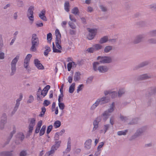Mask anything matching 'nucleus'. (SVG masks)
Wrapping results in <instances>:
<instances>
[{"label": "nucleus", "mask_w": 156, "mask_h": 156, "mask_svg": "<svg viewBox=\"0 0 156 156\" xmlns=\"http://www.w3.org/2000/svg\"><path fill=\"white\" fill-rule=\"evenodd\" d=\"M32 46L30 50L33 52H36L39 44V40L37 35L34 34L32 35L31 39Z\"/></svg>", "instance_id": "nucleus-1"}, {"label": "nucleus", "mask_w": 156, "mask_h": 156, "mask_svg": "<svg viewBox=\"0 0 156 156\" xmlns=\"http://www.w3.org/2000/svg\"><path fill=\"white\" fill-rule=\"evenodd\" d=\"M109 101L107 97H103L98 99L95 103L93 104L90 108L91 110H94L99 104L103 105L108 103Z\"/></svg>", "instance_id": "nucleus-2"}, {"label": "nucleus", "mask_w": 156, "mask_h": 156, "mask_svg": "<svg viewBox=\"0 0 156 156\" xmlns=\"http://www.w3.org/2000/svg\"><path fill=\"white\" fill-rule=\"evenodd\" d=\"M20 58V55H17L12 60L11 62V74L13 75L15 73L16 71V64Z\"/></svg>", "instance_id": "nucleus-3"}, {"label": "nucleus", "mask_w": 156, "mask_h": 156, "mask_svg": "<svg viewBox=\"0 0 156 156\" xmlns=\"http://www.w3.org/2000/svg\"><path fill=\"white\" fill-rule=\"evenodd\" d=\"M97 60L99 62L102 63H108L111 62L112 58L110 56H99L97 58Z\"/></svg>", "instance_id": "nucleus-4"}, {"label": "nucleus", "mask_w": 156, "mask_h": 156, "mask_svg": "<svg viewBox=\"0 0 156 156\" xmlns=\"http://www.w3.org/2000/svg\"><path fill=\"white\" fill-rule=\"evenodd\" d=\"M61 143V141L55 142V144L52 146L51 151L47 152L45 154V156H49L51 154L54 153L55 151L57 150L59 147Z\"/></svg>", "instance_id": "nucleus-5"}, {"label": "nucleus", "mask_w": 156, "mask_h": 156, "mask_svg": "<svg viewBox=\"0 0 156 156\" xmlns=\"http://www.w3.org/2000/svg\"><path fill=\"white\" fill-rule=\"evenodd\" d=\"M50 88V86L48 85L43 89L42 90H41V89L40 88H39L37 92V94H39V93H41V97L42 98L44 97L47 95L48 91ZM37 96L38 97H39V95H37Z\"/></svg>", "instance_id": "nucleus-6"}, {"label": "nucleus", "mask_w": 156, "mask_h": 156, "mask_svg": "<svg viewBox=\"0 0 156 156\" xmlns=\"http://www.w3.org/2000/svg\"><path fill=\"white\" fill-rule=\"evenodd\" d=\"M36 119L32 118L29 119V132L32 133L36 124Z\"/></svg>", "instance_id": "nucleus-7"}, {"label": "nucleus", "mask_w": 156, "mask_h": 156, "mask_svg": "<svg viewBox=\"0 0 156 156\" xmlns=\"http://www.w3.org/2000/svg\"><path fill=\"white\" fill-rule=\"evenodd\" d=\"M89 33L87 36V38L90 40H92L94 38L95 35L97 32V30L96 29H88Z\"/></svg>", "instance_id": "nucleus-8"}, {"label": "nucleus", "mask_w": 156, "mask_h": 156, "mask_svg": "<svg viewBox=\"0 0 156 156\" xmlns=\"http://www.w3.org/2000/svg\"><path fill=\"white\" fill-rule=\"evenodd\" d=\"M7 122L6 116L5 115H3L1 118L0 122V128L3 129L5 127V125Z\"/></svg>", "instance_id": "nucleus-9"}, {"label": "nucleus", "mask_w": 156, "mask_h": 156, "mask_svg": "<svg viewBox=\"0 0 156 156\" xmlns=\"http://www.w3.org/2000/svg\"><path fill=\"white\" fill-rule=\"evenodd\" d=\"M92 140L90 139L87 140L84 143V147L86 150H89L91 147Z\"/></svg>", "instance_id": "nucleus-10"}, {"label": "nucleus", "mask_w": 156, "mask_h": 156, "mask_svg": "<svg viewBox=\"0 0 156 156\" xmlns=\"http://www.w3.org/2000/svg\"><path fill=\"white\" fill-rule=\"evenodd\" d=\"M100 120L101 119L100 117H98L93 122L94 127L92 129V131H95L98 128L99 123Z\"/></svg>", "instance_id": "nucleus-11"}, {"label": "nucleus", "mask_w": 156, "mask_h": 156, "mask_svg": "<svg viewBox=\"0 0 156 156\" xmlns=\"http://www.w3.org/2000/svg\"><path fill=\"white\" fill-rule=\"evenodd\" d=\"M34 64L36 67L39 70H43L44 67L43 65L37 59L34 60Z\"/></svg>", "instance_id": "nucleus-12"}, {"label": "nucleus", "mask_w": 156, "mask_h": 156, "mask_svg": "<svg viewBox=\"0 0 156 156\" xmlns=\"http://www.w3.org/2000/svg\"><path fill=\"white\" fill-rule=\"evenodd\" d=\"M22 94H20L19 95V98L17 99L16 101V103L14 107V112L13 113H14L18 109V108L20 105V101L22 100Z\"/></svg>", "instance_id": "nucleus-13"}, {"label": "nucleus", "mask_w": 156, "mask_h": 156, "mask_svg": "<svg viewBox=\"0 0 156 156\" xmlns=\"http://www.w3.org/2000/svg\"><path fill=\"white\" fill-rule=\"evenodd\" d=\"M144 36L143 35H140L137 36L133 41L134 44H138L143 41Z\"/></svg>", "instance_id": "nucleus-14"}, {"label": "nucleus", "mask_w": 156, "mask_h": 156, "mask_svg": "<svg viewBox=\"0 0 156 156\" xmlns=\"http://www.w3.org/2000/svg\"><path fill=\"white\" fill-rule=\"evenodd\" d=\"M108 69V67L107 66L100 65L98 71L100 73H104L107 72Z\"/></svg>", "instance_id": "nucleus-15"}, {"label": "nucleus", "mask_w": 156, "mask_h": 156, "mask_svg": "<svg viewBox=\"0 0 156 156\" xmlns=\"http://www.w3.org/2000/svg\"><path fill=\"white\" fill-rule=\"evenodd\" d=\"M45 10L43 9L40 12L39 14V17L40 18V19L45 21L47 20V18L45 16Z\"/></svg>", "instance_id": "nucleus-16"}, {"label": "nucleus", "mask_w": 156, "mask_h": 156, "mask_svg": "<svg viewBox=\"0 0 156 156\" xmlns=\"http://www.w3.org/2000/svg\"><path fill=\"white\" fill-rule=\"evenodd\" d=\"M109 126V125L108 124H106L104 125L103 129L99 130V133L100 134H105L107 131L108 129Z\"/></svg>", "instance_id": "nucleus-17"}, {"label": "nucleus", "mask_w": 156, "mask_h": 156, "mask_svg": "<svg viewBox=\"0 0 156 156\" xmlns=\"http://www.w3.org/2000/svg\"><path fill=\"white\" fill-rule=\"evenodd\" d=\"M42 121L41 120L37 122L35 130V132L36 133H37L39 132L40 128L42 125Z\"/></svg>", "instance_id": "nucleus-18"}, {"label": "nucleus", "mask_w": 156, "mask_h": 156, "mask_svg": "<svg viewBox=\"0 0 156 156\" xmlns=\"http://www.w3.org/2000/svg\"><path fill=\"white\" fill-rule=\"evenodd\" d=\"M99 64V62H95L93 63L92 66L94 70L95 71H98L100 66Z\"/></svg>", "instance_id": "nucleus-19"}, {"label": "nucleus", "mask_w": 156, "mask_h": 156, "mask_svg": "<svg viewBox=\"0 0 156 156\" xmlns=\"http://www.w3.org/2000/svg\"><path fill=\"white\" fill-rule=\"evenodd\" d=\"M110 114L108 113L107 112L105 111L102 114L101 117L104 121H105L108 119Z\"/></svg>", "instance_id": "nucleus-20"}, {"label": "nucleus", "mask_w": 156, "mask_h": 156, "mask_svg": "<svg viewBox=\"0 0 156 156\" xmlns=\"http://www.w3.org/2000/svg\"><path fill=\"white\" fill-rule=\"evenodd\" d=\"M108 40H110L109 39L108 37V36H105L100 39L99 42L100 44H103L106 42Z\"/></svg>", "instance_id": "nucleus-21"}, {"label": "nucleus", "mask_w": 156, "mask_h": 156, "mask_svg": "<svg viewBox=\"0 0 156 156\" xmlns=\"http://www.w3.org/2000/svg\"><path fill=\"white\" fill-rule=\"evenodd\" d=\"M55 34L56 37V41H58L59 42L60 41H61V35L58 29H57L55 30Z\"/></svg>", "instance_id": "nucleus-22"}, {"label": "nucleus", "mask_w": 156, "mask_h": 156, "mask_svg": "<svg viewBox=\"0 0 156 156\" xmlns=\"http://www.w3.org/2000/svg\"><path fill=\"white\" fill-rule=\"evenodd\" d=\"M115 103L113 102L110 105L109 108L108 109L107 111H106L108 112L110 114L112 113L113 112L115 109Z\"/></svg>", "instance_id": "nucleus-23"}, {"label": "nucleus", "mask_w": 156, "mask_h": 156, "mask_svg": "<svg viewBox=\"0 0 156 156\" xmlns=\"http://www.w3.org/2000/svg\"><path fill=\"white\" fill-rule=\"evenodd\" d=\"M81 75L80 72L76 73L74 76V80L75 81H79L81 78Z\"/></svg>", "instance_id": "nucleus-24"}, {"label": "nucleus", "mask_w": 156, "mask_h": 156, "mask_svg": "<svg viewBox=\"0 0 156 156\" xmlns=\"http://www.w3.org/2000/svg\"><path fill=\"white\" fill-rule=\"evenodd\" d=\"M34 7L33 6H30L28 10L27 16H34Z\"/></svg>", "instance_id": "nucleus-25"}, {"label": "nucleus", "mask_w": 156, "mask_h": 156, "mask_svg": "<svg viewBox=\"0 0 156 156\" xmlns=\"http://www.w3.org/2000/svg\"><path fill=\"white\" fill-rule=\"evenodd\" d=\"M151 75L150 74H144L140 76L139 79L140 80L147 79L151 78Z\"/></svg>", "instance_id": "nucleus-26"}, {"label": "nucleus", "mask_w": 156, "mask_h": 156, "mask_svg": "<svg viewBox=\"0 0 156 156\" xmlns=\"http://www.w3.org/2000/svg\"><path fill=\"white\" fill-rule=\"evenodd\" d=\"M76 86V83H73L71 84V85L69 86V91L70 93H72L74 92Z\"/></svg>", "instance_id": "nucleus-27"}, {"label": "nucleus", "mask_w": 156, "mask_h": 156, "mask_svg": "<svg viewBox=\"0 0 156 156\" xmlns=\"http://www.w3.org/2000/svg\"><path fill=\"white\" fill-rule=\"evenodd\" d=\"M93 47L94 48L95 51H98L102 49V46L100 44H96L93 45Z\"/></svg>", "instance_id": "nucleus-28"}, {"label": "nucleus", "mask_w": 156, "mask_h": 156, "mask_svg": "<svg viewBox=\"0 0 156 156\" xmlns=\"http://www.w3.org/2000/svg\"><path fill=\"white\" fill-rule=\"evenodd\" d=\"M72 12L74 15H79L80 12L78 9L76 7L74 8L72 10Z\"/></svg>", "instance_id": "nucleus-29"}, {"label": "nucleus", "mask_w": 156, "mask_h": 156, "mask_svg": "<svg viewBox=\"0 0 156 156\" xmlns=\"http://www.w3.org/2000/svg\"><path fill=\"white\" fill-rule=\"evenodd\" d=\"M112 49V47L111 46L108 45L106 46L104 49V52L107 53L109 52Z\"/></svg>", "instance_id": "nucleus-30"}, {"label": "nucleus", "mask_w": 156, "mask_h": 156, "mask_svg": "<svg viewBox=\"0 0 156 156\" xmlns=\"http://www.w3.org/2000/svg\"><path fill=\"white\" fill-rule=\"evenodd\" d=\"M71 139L70 138H69L67 143V147L66 150V151L67 152H68L70 151L71 149Z\"/></svg>", "instance_id": "nucleus-31"}, {"label": "nucleus", "mask_w": 156, "mask_h": 156, "mask_svg": "<svg viewBox=\"0 0 156 156\" xmlns=\"http://www.w3.org/2000/svg\"><path fill=\"white\" fill-rule=\"evenodd\" d=\"M75 63L74 62H69L67 64V69L69 71H70L72 67H74L75 66Z\"/></svg>", "instance_id": "nucleus-32"}, {"label": "nucleus", "mask_w": 156, "mask_h": 156, "mask_svg": "<svg viewBox=\"0 0 156 156\" xmlns=\"http://www.w3.org/2000/svg\"><path fill=\"white\" fill-rule=\"evenodd\" d=\"M69 26L72 29H76V25L73 22L69 21L68 22Z\"/></svg>", "instance_id": "nucleus-33"}, {"label": "nucleus", "mask_w": 156, "mask_h": 156, "mask_svg": "<svg viewBox=\"0 0 156 156\" xmlns=\"http://www.w3.org/2000/svg\"><path fill=\"white\" fill-rule=\"evenodd\" d=\"M46 126L45 125L42 126L41 129L40 130L39 134L40 136H42L45 133L46 129Z\"/></svg>", "instance_id": "nucleus-34"}, {"label": "nucleus", "mask_w": 156, "mask_h": 156, "mask_svg": "<svg viewBox=\"0 0 156 156\" xmlns=\"http://www.w3.org/2000/svg\"><path fill=\"white\" fill-rule=\"evenodd\" d=\"M144 130L143 129H138L135 133V135L138 136L140 135L144 132Z\"/></svg>", "instance_id": "nucleus-35"}, {"label": "nucleus", "mask_w": 156, "mask_h": 156, "mask_svg": "<svg viewBox=\"0 0 156 156\" xmlns=\"http://www.w3.org/2000/svg\"><path fill=\"white\" fill-rule=\"evenodd\" d=\"M61 123L60 121L57 120L55 121L54 124V126L55 128L59 127L61 126Z\"/></svg>", "instance_id": "nucleus-36"}, {"label": "nucleus", "mask_w": 156, "mask_h": 156, "mask_svg": "<svg viewBox=\"0 0 156 156\" xmlns=\"http://www.w3.org/2000/svg\"><path fill=\"white\" fill-rule=\"evenodd\" d=\"M127 132V130H125L123 131H119L117 132V134L119 136H121L122 135H125L126 134Z\"/></svg>", "instance_id": "nucleus-37"}, {"label": "nucleus", "mask_w": 156, "mask_h": 156, "mask_svg": "<svg viewBox=\"0 0 156 156\" xmlns=\"http://www.w3.org/2000/svg\"><path fill=\"white\" fill-rule=\"evenodd\" d=\"M46 108L44 107H43L41 108V113L39 115V116L41 117H42L44 115L45 113L46 112Z\"/></svg>", "instance_id": "nucleus-38"}, {"label": "nucleus", "mask_w": 156, "mask_h": 156, "mask_svg": "<svg viewBox=\"0 0 156 156\" xmlns=\"http://www.w3.org/2000/svg\"><path fill=\"white\" fill-rule=\"evenodd\" d=\"M104 142H101L99 143V145L97 147V150L98 151H100L101 150V148L104 146Z\"/></svg>", "instance_id": "nucleus-39"}, {"label": "nucleus", "mask_w": 156, "mask_h": 156, "mask_svg": "<svg viewBox=\"0 0 156 156\" xmlns=\"http://www.w3.org/2000/svg\"><path fill=\"white\" fill-rule=\"evenodd\" d=\"M45 50L44 52V54L45 56H47L49 52L51 51L50 48L48 46L45 47Z\"/></svg>", "instance_id": "nucleus-40"}, {"label": "nucleus", "mask_w": 156, "mask_h": 156, "mask_svg": "<svg viewBox=\"0 0 156 156\" xmlns=\"http://www.w3.org/2000/svg\"><path fill=\"white\" fill-rule=\"evenodd\" d=\"M30 20V23L32 24L34 21V16H27Z\"/></svg>", "instance_id": "nucleus-41"}, {"label": "nucleus", "mask_w": 156, "mask_h": 156, "mask_svg": "<svg viewBox=\"0 0 156 156\" xmlns=\"http://www.w3.org/2000/svg\"><path fill=\"white\" fill-rule=\"evenodd\" d=\"M53 44V51L54 52L56 53H61V50L59 49H58L56 48V47H55V45L54 44V43L53 42L52 43Z\"/></svg>", "instance_id": "nucleus-42"}, {"label": "nucleus", "mask_w": 156, "mask_h": 156, "mask_svg": "<svg viewBox=\"0 0 156 156\" xmlns=\"http://www.w3.org/2000/svg\"><path fill=\"white\" fill-rule=\"evenodd\" d=\"M69 3L68 2H66L65 3V9L67 12L69 11Z\"/></svg>", "instance_id": "nucleus-43"}, {"label": "nucleus", "mask_w": 156, "mask_h": 156, "mask_svg": "<svg viewBox=\"0 0 156 156\" xmlns=\"http://www.w3.org/2000/svg\"><path fill=\"white\" fill-rule=\"evenodd\" d=\"M58 105L59 108L61 110H63L65 108V105L62 102H58Z\"/></svg>", "instance_id": "nucleus-44"}, {"label": "nucleus", "mask_w": 156, "mask_h": 156, "mask_svg": "<svg viewBox=\"0 0 156 156\" xmlns=\"http://www.w3.org/2000/svg\"><path fill=\"white\" fill-rule=\"evenodd\" d=\"M84 87V85L83 84L79 85L77 87V92L78 93L80 91L82 90Z\"/></svg>", "instance_id": "nucleus-45"}, {"label": "nucleus", "mask_w": 156, "mask_h": 156, "mask_svg": "<svg viewBox=\"0 0 156 156\" xmlns=\"http://www.w3.org/2000/svg\"><path fill=\"white\" fill-rule=\"evenodd\" d=\"M52 39V35L51 33H50L47 34V39L49 43H51V40Z\"/></svg>", "instance_id": "nucleus-46"}, {"label": "nucleus", "mask_w": 156, "mask_h": 156, "mask_svg": "<svg viewBox=\"0 0 156 156\" xmlns=\"http://www.w3.org/2000/svg\"><path fill=\"white\" fill-rule=\"evenodd\" d=\"M125 92V90L123 89H120L118 91V96L119 97H120Z\"/></svg>", "instance_id": "nucleus-47"}, {"label": "nucleus", "mask_w": 156, "mask_h": 156, "mask_svg": "<svg viewBox=\"0 0 156 156\" xmlns=\"http://www.w3.org/2000/svg\"><path fill=\"white\" fill-rule=\"evenodd\" d=\"M61 43V41H60L59 42L58 41H56V44L57 48L60 50L62 49V47L60 45Z\"/></svg>", "instance_id": "nucleus-48"}, {"label": "nucleus", "mask_w": 156, "mask_h": 156, "mask_svg": "<svg viewBox=\"0 0 156 156\" xmlns=\"http://www.w3.org/2000/svg\"><path fill=\"white\" fill-rule=\"evenodd\" d=\"M32 55L30 54H28L24 60L30 62V59L31 58Z\"/></svg>", "instance_id": "nucleus-49"}, {"label": "nucleus", "mask_w": 156, "mask_h": 156, "mask_svg": "<svg viewBox=\"0 0 156 156\" xmlns=\"http://www.w3.org/2000/svg\"><path fill=\"white\" fill-rule=\"evenodd\" d=\"M69 19L71 21V22H76V18H75V17L72 15H69Z\"/></svg>", "instance_id": "nucleus-50"}, {"label": "nucleus", "mask_w": 156, "mask_h": 156, "mask_svg": "<svg viewBox=\"0 0 156 156\" xmlns=\"http://www.w3.org/2000/svg\"><path fill=\"white\" fill-rule=\"evenodd\" d=\"M110 96L112 98H115L117 96V93L115 91L111 92L110 93Z\"/></svg>", "instance_id": "nucleus-51"}, {"label": "nucleus", "mask_w": 156, "mask_h": 156, "mask_svg": "<svg viewBox=\"0 0 156 156\" xmlns=\"http://www.w3.org/2000/svg\"><path fill=\"white\" fill-rule=\"evenodd\" d=\"M36 26L37 27H41L43 26V24L40 21H38L36 23Z\"/></svg>", "instance_id": "nucleus-52"}, {"label": "nucleus", "mask_w": 156, "mask_h": 156, "mask_svg": "<svg viewBox=\"0 0 156 156\" xmlns=\"http://www.w3.org/2000/svg\"><path fill=\"white\" fill-rule=\"evenodd\" d=\"M87 51L88 52L93 53L95 50L94 48L93 47L88 48L87 50Z\"/></svg>", "instance_id": "nucleus-53"}, {"label": "nucleus", "mask_w": 156, "mask_h": 156, "mask_svg": "<svg viewBox=\"0 0 156 156\" xmlns=\"http://www.w3.org/2000/svg\"><path fill=\"white\" fill-rule=\"evenodd\" d=\"M52 129V125H50L48 126L47 128V134H49L51 131Z\"/></svg>", "instance_id": "nucleus-54"}, {"label": "nucleus", "mask_w": 156, "mask_h": 156, "mask_svg": "<svg viewBox=\"0 0 156 156\" xmlns=\"http://www.w3.org/2000/svg\"><path fill=\"white\" fill-rule=\"evenodd\" d=\"M17 137L20 138V140H22L24 137V135L23 133H20L17 135Z\"/></svg>", "instance_id": "nucleus-55"}, {"label": "nucleus", "mask_w": 156, "mask_h": 156, "mask_svg": "<svg viewBox=\"0 0 156 156\" xmlns=\"http://www.w3.org/2000/svg\"><path fill=\"white\" fill-rule=\"evenodd\" d=\"M17 2L19 6L21 7L23 6V2L22 0H17Z\"/></svg>", "instance_id": "nucleus-56"}, {"label": "nucleus", "mask_w": 156, "mask_h": 156, "mask_svg": "<svg viewBox=\"0 0 156 156\" xmlns=\"http://www.w3.org/2000/svg\"><path fill=\"white\" fill-rule=\"evenodd\" d=\"M34 101V97H33L30 95L29 97V98L27 101L28 103H30L33 101Z\"/></svg>", "instance_id": "nucleus-57"}, {"label": "nucleus", "mask_w": 156, "mask_h": 156, "mask_svg": "<svg viewBox=\"0 0 156 156\" xmlns=\"http://www.w3.org/2000/svg\"><path fill=\"white\" fill-rule=\"evenodd\" d=\"M65 130L64 129H62L60 131L57 132L56 133L58 134L60 136H62L64 133H65Z\"/></svg>", "instance_id": "nucleus-58"}, {"label": "nucleus", "mask_w": 156, "mask_h": 156, "mask_svg": "<svg viewBox=\"0 0 156 156\" xmlns=\"http://www.w3.org/2000/svg\"><path fill=\"white\" fill-rule=\"evenodd\" d=\"M115 118L113 117H111L110 119V123L112 125H113L114 123Z\"/></svg>", "instance_id": "nucleus-59"}, {"label": "nucleus", "mask_w": 156, "mask_h": 156, "mask_svg": "<svg viewBox=\"0 0 156 156\" xmlns=\"http://www.w3.org/2000/svg\"><path fill=\"white\" fill-rule=\"evenodd\" d=\"M50 103V102L47 100H45L44 102V105L45 106H47Z\"/></svg>", "instance_id": "nucleus-60"}, {"label": "nucleus", "mask_w": 156, "mask_h": 156, "mask_svg": "<svg viewBox=\"0 0 156 156\" xmlns=\"http://www.w3.org/2000/svg\"><path fill=\"white\" fill-rule=\"evenodd\" d=\"M69 33L71 35H75L76 34V30L75 29L70 30Z\"/></svg>", "instance_id": "nucleus-61"}, {"label": "nucleus", "mask_w": 156, "mask_h": 156, "mask_svg": "<svg viewBox=\"0 0 156 156\" xmlns=\"http://www.w3.org/2000/svg\"><path fill=\"white\" fill-rule=\"evenodd\" d=\"M63 97V93H61L60 95L59 96L58 98V101L61 102L62 101V98Z\"/></svg>", "instance_id": "nucleus-62"}, {"label": "nucleus", "mask_w": 156, "mask_h": 156, "mask_svg": "<svg viewBox=\"0 0 156 156\" xmlns=\"http://www.w3.org/2000/svg\"><path fill=\"white\" fill-rule=\"evenodd\" d=\"M120 118L121 120L123 121H125L127 119L126 117L123 116L122 115H120Z\"/></svg>", "instance_id": "nucleus-63"}, {"label": "nucleus", "mask_w": 156, "mask_h": 156, "mask_svg": "<svg viewBox=\"0 0 156 156\" xmlns=\"http://www.w3.org/2000/svg\"><path fill=\"white\" fill-rule=\"evenodd\" d=\"M27 155V153L25 151H22L20 154V156H25Z\"/></svg>", "instance_id": "nucleus-64"}]
</instances>
